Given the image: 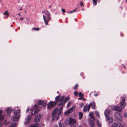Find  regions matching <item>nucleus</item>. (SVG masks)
Listing matches in <instances>:
<instances>
[{
  "label": "nucleus",
  "instance_id": "obj_22",
  "mask_svg": "<svg viewBox=\"0 0 127 127\" xmlns=\"http://www.w3.org/2000/svg\"><path fill=\"white\" fill-rule=\"evenodd\" d=\"M79 119L81 120L82 118L83 115V113L81 112H79Z\"/></svg>",
  "mask_w": 127,
  "mask_h": 127
},
{
  "label": "nucleus",
  "instance_id": "obj_58",
  "mask_svg": "<svg viewBox=\"0 0 127 127\" xmlns=\"http://www.w3.org/2000/svg\"><path fill=\"white\" fill-rule=\"evenodd\" d=\"M83 74V73H81L80 74L81 75H82Z\"/></svg>",
  "mask_w": 127,
  "mask_h": 127
},
{
  "label": "nucleus",
  "instance_id": "obj_29",
  "mask_svg": "<svg viewBox=\"0 0 127 127\" xmlns=\"http://www.w3.org/2000/svg\"><path fill=\"white\" fill-rule=\"evenodd\" d=\"M59 127H65L64 125H62L61 122H59L58 123Z\"/></svg>",
  "mask_w": 127,
  "mask_h": 127
},
{
  "label": "nucleus",
  "instance_id": "obj_1",
  "mask_svg": "<svg viewBox=\"0 0 127 127\" xmlns=\"http://www.w3.org/2000/svg\"><path fill=\"white\" fill-rule=\"evenodd\" d=\"M63 107H61L59 109L55 108L53 111L52 114V120L53 121L56 119L57 121L58 117L61 113L63 111Z\"/></svg>",
  "mask_w": 127,
  "mask_h": 127
},
{
  "label": "nucleus",
  "instance_id": "obj_8",
  "mask_svg": "<svg viewBox=\"0 0 127 127\" xmlns=\"http://www.w3.org/2000/svg\"><path fill=\"white\" fill-rule=\"evenodd\" d=\"M115 115L116 117L121 122H122V119L121 116L120 114L118 112H116L115 113Z\"/></svg>",
  "mask_w": 127,
  "mask_h": 127
},
{
  "label": "nucleus",
  "instance_id": "obj_17",
  "mask_svg": "<svg viewBox=\"0 0 127 127\" xmlns=\"http://www.w3.org/2000/svg\"><path fill=\"white\" fill-rule=\"evenodd\" d=\"M2 113V111H0V121H2L3 120L4 117V115H1Z\"/></svg>",
  "mask_w": 127,
  "mask_h": 127
},
{
  "label": "nucleus",
  "instance_id": "obj_35",
  "mask_svg": "<svg viewBox=\"0 0 127 127\" xmlns=\"http://www.w3.org/2000/svg\"><path fill=\"white\" fill-rule=\"evenodd\" d=\"M79 5L81 6H84V5L83 3V1H82L80 3Z\"/></svg>",
  "mask_w": 127,
  "mask_h": 127
},
{
  "label": "nucleus",
  "instance_id": "obj_47",
  "mask_svg": "<svg viewBox=\"0 0 127 127\" xmlns=\"http://www.w3.org/2000/svg\"><path fill=\"white\" fill-rule=\"evenodd\" d=\"M29 109L28 108L26 110V112L27 113L29 111Z\"/></svg>",
  "mask_w": 127,
  "mask_h": 127
},
{
  "label": "nucleus",
  "instance_id": "obj_26",
  "mask_svg": "<svg viewBox=\"0 0 127 127\" xmlns=\"http://www.w3.org/2000/svg\"><path fill=\"white\" fill-rule=\"evenodd\" d=\"M95 112L96 115L98 117L99 119H100V117L99 112L97 111H96Z\"/></svg>",
  "mask_w": 127,
  "mask_h": 127
},
{
  "label": "nucleus",
  "instance_id": "obj_60",
  "mask_svg": "<svg viewBox=\"0 0 127 127\" xmlns=\"http://www.w3.org/2000/svg\"><path fill=\"white\" fill-rule=\"evenodd\" d=\"M27 21H28V19L27 18Z\"/></svg>",
  "mask_w": 127,
  "mask_h": 127
},
{
  "label": "nucleus",
  "instance_id": "obj_36",
  "mask_svg": "<svg viewBox=\"0 0 127 127\" xmlns=\"http://www.w3.org/2000/svg\"><path fill=\"white\" fill-rule=\"evenodd\" d=\"M63 104H64L63 102V103L62 102H61L58 104V106H59L62 105Z\"/></svg>",
  "mask_w": 127,
  "mask_h": 127
},
{
  "label": "nucleus",
  "instance_id": "obj_3",
  "mask_svg": "<svg viewBox=\"0 0 127 127\" xmlns=\"http://www.w3.org/2000/svg\"><path fill=\"white\" fill-rule=\"evenodd\" d=\"M61 95H60L56 96L55 98V101H50L47 104V108L50 109L51 107H53L55 106L58 102V100L60 97Z\"/></svg>",
  "mask_w": 127,
  "mask_h": 127
},
{
  "label": "nucleus",
  "instance_id": "obj_53",
  "mask_svg": "<svg viewBox=\"0 0 127 127\" xmlns=\"http://www.w3.org/2000/svg\"><path fill=\"white\" fill-rule=\"evenodd\" d=\"M72 127H76L75 126H71Z\"/></svg>",
  "mask_w": 127,
  "mask_h": 127
},
{
  "label": "nucleus",
  "instance_id": "obj_30",
  "mask_svg": "<svg viewBox=\"0 0 127 127\" xmlns=\"http://www.w3.org/2000/svg\"><path fill=\"white\" fill-rule=\"evenodd\" d=\"M65 98V97L64 96H62L60 99V101L61 102H63Z\"/></svg>",
  "mask_w": 127,
  "mask_h": 127
},
{
  "label": "nucleus",
  "instance_id": "obj_48",
  "mask_svg": "<svg viewBox=\"0 0 127 127\" xmlns=\"http://www.w3.org/2000/svg\"><path fill=\"white\" fill-rule=\"evenodd\" d=\"M98 94H94V95L95 96H98Z\"/></svg>",
  "mask_w": 127,
  "mask_h": 127
},
{
  "label": "nucleus",
  "instance_id": "obj_13",
  "mask_svg": "<svg viewBox=\"0 0 127 127\" xmlns=\"http://www.w3.org/2000/svg\"><path fill=\"white\" fill-rule=\"evenodd\" d=\"M111 111L109 110H105L104 111V115L106 118L109 116V114L110 112Z\"/></svg>",
  "mask_w": 127,
  "mask_h": 127
},
{
  "label": "nucleus",
  "instance_id": "obj_2",
  "mask_svg": "<svg viewBox=\"0 0 127 127\" xmlns=\"http://www.w3.org/2000/svg\"><path fill=\"white\" fill-rule=\"evenodd\" d=\"M45 16L44 15H43V17L45 24L46 25L48 24V22L51 19L50 14L49 12L47 10H46L44 12Z\"/></svg>",
  "mask_w": 127,
  "mask_h": 127
},
{
  "label": "nucleus",
  "instance_id": "obj_25",
  "mask_svg": "<svg viewBox=\"0 0 127 127\" xmlns=\"http://www.w3.org/2000/svg\"><path fill=\"white\" fill-rule=\"evenodd\" d=\"M117 124L115 123H113L111 127H118Z\"/></svg>",
  "mask_w": 127,
  "mask_h": 127
},
{
  "label": "nucleus",
  "instance_id": "obj_59",
  "mask_svg": "<svg viewBox=\"0 0 127 127\" xmlns=\"http://www.w3.org/2000/svg\"><path fill=\"white\" fill-rule=\"evenodd\" d=\"M82 10L83 11H84V9L83 8L82 9Z\"/></svg>",
  "mask_w": 127,
  "mask_h": 127
},
{
  "label": "nucleus",
  "instance_id": "obj_64",
  "mask_svg": "<svg viewBox=\"0 0 127 127\" xmlns=\"http://www.w3.org/2000/svg\"><path fill=\"white\" fill-rule=\"evenodd\" d=\"M42 127H44L43 126Z\"/></svg>",
  "mask_w": 127,
  "mask_h": 127
},
{
  "label": "nucleus",
  "instance_id": "obj_41",
  "mask_svg": "<svg viewBox=\"0 0 127 127\" xmlns=\"http://www.w3.org/2000/svg\"><path fill=\"white\" fill-rule=\"evenodd\" d=\"M78 86L77 84H76L75 85V88H74V89H76L78 87Z\"/></svg>",
  "mask_w": 127,
  "mask_h": 127
},
{
  "label": "nucleus",
  "instance_id": "obj_20",
  "mask_svg": "<svg viewBox=\"0 0 127 127\" xmlns=\"http://www.w3.org/2000/svg\"><path fill=\"white\" fill-rule=\"evenodd\" d=\"M79 97L78 98V100H82L83 96V94L81 92H80L79 94Z\"/></svg>",
  "mask_w": 127,
  "mask_h": 127
},
{
  "label": "nucleus",
  "instance_id": "obj_11",
  "mask_svg": "<svg viewBox=\"0 0 127 127\" xmlns=\"http://www.w3.org/2000/svg\"><path fill=\"white\" fill-rule=\"evenodd\" d=\"M95 103L94 102H91L89 104V107L88 108V111H89L90 108V106L92 107V108L94 109L95 108Z\"/></svg>",
  "mask_w": 127,
  "mask_h": 127
},
{
  "label": "nucleus",
  "instance_id": "obj_10",
  "mask_svg": "<svg viewBox=\"0 0 127 127\" xmlns=\"http://www.w3.org/2000/svg\"><path fill=\"white\" fill-rule=\"evenodd\" d=\"M31 119V116L29 115H28L27 118L25 119V121L24 123V124L25 125H27L28 124Z\"/></svg>",
  "mask_w": 127,
  "mask_h": 127
},
{
  "label": "nucleus",
  "instance_id": "obj_31",
  "mask_svg": "<svg viewBox=\"0 0 127 127\" xmlns=\"http://www.w3.org/2000/svg\"><path fill=\"white\" fill-rule=\"evenodd\" d=\"M32 30H35V31H39V29L38 28H33L32 29Z\"/></svg>",
  "mask_w": 127,
  "mask_h": 127
},
{
  "label": "nucleus",
  "instance_id": "obj_27",
  "mask_svg": "<svg viewBox=\"0 0 127 127\" xmlns=\"http://www.w3.org/2000/svg\"><path fill=\"white\" fill-rule=\"evenodd\" d=\"M93 5H95L97 4V0H93Z\"/></svg>",
  "mask_w": 127,
  "mask_h": 127
},
{
  "label": "nucleus",
  "instance_id": "obj_56",
  "mask_svg": "<svg viewBox=\"0 0 127 127\" xmlns=\"http://www.w3.org/2000/svg\"><path fill=\"white\" fill-rule=\"evenodd\" d=\"M81 105H82V106H83V103H82L81 104Z\"/></svg>",
  "mask_w": 127,
  "mask_h": 127
},
{
  "label": "nucleus",
  "instance_id": "obj_9",
  "mask_svg": "<svg viewBox=\"0 0 127 127\" xmlns=\"http://www.w3.org/2000/svg\"><path fill=\"white\" fill-rule=\"evenodd\" d=\"M41 115L39 114L36 115L34 119V121L35 122L39 121L41 118Z\"/></svg>",
  "mask_w": 127,
  "mask_h": 127
},
{
  "label": "nucleus",
  "instance_id": "obj_43",
  "mask_svg": "<svg viewBox=\"0 0 127 127\" xmlns=\"http://www.w3.org/2000/svg\"><path fill=\"white\" fill-rule=\"evenodd\" d=\"M124 116H125V118H126L127 117V113H125L124 114Z\"/></svg>",
  "mask_w": 127,
  "mask_h": 127
},
{
  "label": "nucleus",
  "instance_id": "obj_55",
  "mask_svg": "<svg viewBox=\"0 0 127 127\" xmlns=\"http://www.w3.org/2000/svg\"><path fill=\"white\" fill-rule=\"evenodd\" d=\"M78 127H82V126H79Z\"/></svg>",
  "mask_w": 127,
  "mask_h": 127
},
{
  "label": "nucleus",
  "instance_id": "obj_38",
  "mask_svg": "<svg viewBox=\"0 0 127 127\" xmlns=\"http://www.w3.org/2000/svg\"><path fill=\"white\" fill-rule=\"evenodd\" d=\"M61 10H62V11L63 13H64L65 12V10L64 9H61Z\"/></svg>",
  "mask_w": 127,
  "mask_h": 127
},
{
  "label": "nucleus",
  "instance_id": "obj_24",
  "mask_svg": "<svg viewBox=\"0 0 127 127\" xmlns=\"http://www.w3.org/2000/svg\"><path fill=\"white\" fill-rule=\"evenodd\" d=\"M70 99L69 97L68 96H67L66 97L65 99L63 101V103H65L66 102H67L68 100H69Z\"/></svg>",
  "mask_w": 127,
  "mask_h": 127
},
{
  "label": "nucleus",
  "instance_id": "obj_40",
  "mask_svg": "<svg viewBox=\"0 0 127 127\" xmlns=\"http://www.w3.org/2000/svg\"><path fill=\"white\" fill-rule=\"evenodd\" d=\"M69 104H70V102H68L67 105V107H68L69 106H70Z\"/></svg>",
  "mask_w": 127,
  "mask_h": 127
},
{
  "label": "nucleus",
  "instance_id": "obj_28",
  "mask_svg": "<svg viewBox=\"0 0 127 127\" xmlns=\"http://www.w3.org/2000/svg\"><path fill=\"white\" fill-rule=\"evenodd\" d=\"M8 12L7 11H6L4 13H3V14L4 15H6L8 16H9L8 14Z\"/></svg>",
  "mask_w": 127,
  "mask_h": 127
},
{
  "label": "nucleus",
  "instance_id": "obj_45",
  "mask_svg": "<svg viewBox=\"0 0 127 127\" xmlns=\"http://www.w3.org/2000/svg\"><path fill=\"white\" fill-rule=\"evenodd\" d=\"M119 127H124L123 125L120 124V125L119 126Z\"/></svg>",
  "mask_w": 127,
  "mask_h": 127
},
{
  "label": "nucleus",
  "instance_id": "obj_6",
  "mask_svg": "<svg viewBox=\"0 0 127 127\" xmlns=\"http://www.w3.org/2000/svg\"><path fill=\"white\" fill-rule=\"evenodd\" d=\"M120 105L122 108H124L126 106V103L125 102V98H123L120 103Z\"/></svg>",
  "mask_w": 127,
  "mask_h": 127
},
{
  "label": "nucleus",
  "instance_id": "obj_62",
  "mask_svg": "<svg viewBox=\"0 0 127 127\" xmlns=\"http://www.w3.org/2000/svg\"><path fill=\"white\" fill-rule=\"evenodd\" d=\"M66 23H67V21H66Z\"/></svg>",
  "mask_w": 127,
  "mask_h": 127
},
{
  "label": "nucleus",
  "instance_id": "obj_37",
  "mask_svg": "<svg viewBox=\"0 0 127 127\" xmlns=\"http://www.w3.org/2000/svg\"><path fill=\"white\" fill-rule=\"evenodd\" d=\"M38 107V105H35L34 106V109H36Z\"/></svg>",
  "mask_w": 127,
  "mask_h": 127
},
{
  "label": "nucleus",
  "instance_id": "obj_19",
  "mask_svg": "<svg viewBox=\"0 0 127 127\" xmlns=\"http://www.w3.org/2000/svg\"><path fill=\"white\" fill-rule=\"evenodd\" d=\"M39 125L38 123H34V124L31 125H30V127H38Z\"/></svg>",
  "mask_w": 127,
  "mask_h": 127
},
{
  "label": "nucleus",
  "instance_id": "obj_49",
  "mask_svg": "<svg viewBox=\"0 0 127 127\" xmlns=\"http://www.w3.org/2000/svg\"><path fill=\"white\" fill-rule=\"evenodd\" d=\"M67 13H72V12H71V11L68 12H67Z\"/></svg>",
  "mask_w": 127,
  "mask_h": 127
},
{
  "label": "nucleus",
  "instance_id": "obj_54",
  "mask_svg": "<svg viewBox=\"0 0 127 127\" xmlns=\"http://www.w3.org/2000/svg\"><path fill=\"white\" fill-rule=\"evenodd\" d=\"M22 10V7H21V9H20V10Z\"/></svg>",
  "mask_w": 127,
  "mask_h": 127
},
{
  "label": "nucleus",
  "instance_id": "obj_12",
  "mask_svg": "<svg viewBox=\"0 0 127 127\" xmlns=\"http://www.w3.org/2000/svg\"><path fill=\"white\" fill-rule=\"evenodd\" d=\"M37 103L39 105H41L43 104V106H45L46 105V103H44V101L43 100H39L37 102Z\"/></svg>",
  "mask_w": 127,
  "mask_h": 127
},
{
  "label": "nucleus",
  "instance_id": "obj_63",
  "mask_svg": "<svg viewBox=\"0 0 127 127\" xmlns=\"http://www.w3.org/2000/svg\"><path fill=\"white\" fill-rule=\"evenodd\" d=\"M18 108V106H17V108Z\"/></svg>",
  "mask_w": 127,
  "mask_h": 127
},
{
  "label": "nucleus",
  "instance_id": "obj_32",
  "mask_svg": "<svg viewBox=\"0 0 127 127\" xmlns=\"http://www.w3.org/2000/svg\"><path fill=\"white\" fill-rule=\"evenodd\" d=\"M39 111V110L38 109H37L34 112V114L35 115Z\"/></svg>",
  "mask_w": 127,
  "mask_h": 127
},
{
  "label": "nucleus",
  "instance_id": "obj_15",
  "mask_svg": "<svg viewBox=\"0 0 127 127\" xmlns=\"http://www.w3.org/2000/svg\"><path fill=\"white\" fill-rule=\"evenodd\" d=\"M106 118V120L109 123H112L113 121V118L111 117H107Z\"/></svg>",
  "mask_w": 127,
  "mask_h": 127
},
{
  "label": "nucleus",
  "instance_id": "obj_4",
  "mask_svg": "<svg viewBox=\"0 0 127 127\" xmlns=\"http://www.w3.org/2000/svg\"><path fill=\"white\" fill-rule=\"evenodd\" d=\"M20 111V109H18L14 111V115L11 118L12 121H17L20 118V115L19 114Z\"/></svg>",
  "mask_w": 127,
  "mask_h": 127
},
{
  "label": "nucleus",
  "instance_id": "obj_50",
  "mask_svg": "<svg viewBox=\"0 0 127 127\" xmlns=\"http://www.w3.org/2000/svg\"><path fill=\"white\" fill-rule=\"evenodd\" d=\"M55 127H58V126L57 125H55Z\"/></svg>",
  "mask_w": 127,
  "mask_h": 127
},
{
  "label": "nucleus",
  "instance_id": "obj_57",
  "mask_svg": "<svg viewBox=\"0 0 127 127\" xmlns=\"http://www.w3.org/2000/svg\"><path fill=\"white\" fill-rule=\"evenodd\" d=\"M31 114H32V115L33 114V113L32 112H31Z\"/></svg>",
  "mask_w": 127,
  "mask_h": 127
},
{
  "label": "nucleus",
  "instance_id": "obj_14",
  "mask_svg": "<svg viewBox=\"0 0 127 127\" xmlns=\"http://www.w3.org/2000/svg\"><path fill=\"white\" fill-rule=\"evenodd\" d=\"M74 109V108L73 107H71L70 108L67 110L66 112L65 113L66 114H69L71 113L73 111Z\"/></svg>",
  "mask_w": 127,
  "mask_h": 127
},
{
  "label": "nucleus",
  "instance_id": "obj_52",
  "mask_svg": "<svg viewBox=\"0 0 127 127\" xmlns=\"http://www.w3.org/2000/svg\"><path fill=\"white\" fill-rule=\"evenodd\" d=\"M8 16H7L6 17H4V18H8Z\"/></svg>",
  "mask_w": 127,
  "mask_h": 127
},
{
  "label": "nucleus",
  "instance_id": "obj_51",
  "mask_svg": "<svg viewBox=\"0 0 127 127\" xmlns=\"http://www.w3.org/2000/svg\"><path fill=\"white\" fill-rule=\"evenodd\" d=\"M20 13H19V14H18V15H19V16H21L20 15Z\"/></svg>",
  "mask_w": 127,
  "mask_h": 127
},
{
  "label": "nucleus",
  "instance_id": "obj_61",
  "mask_svg": "<svg viewBox=\"0 0 127 127\" xmlns=\"http://www.w3.org/2000/svg\"><path fill=\"white\" fill-rule=\"evenodd\" d=\"M75 20L76 21V19H75Z\"/></svg>",
  "mask_w": 127,
  "mask_h": 127
},
{
  "label": "nucleus",
  "instance_id": "obj_23",
  "mask_svg": "<svg viewBox=\"0 0 127 127\" xmlns=\"http://www.w3.org/2000/svg\"><path fill=\"white\" fill-rule=\"evenodd\" d=\"M89 115L90 118L94 120H95V118L92 113L91 112L89 113Z\"/></svg>",
  "mask_w": 127,
  "mask_h": 127
},
{
  "label": "nucleus",
  "instance_id": "obj_34",
  "mask_svg": "<svg viewBox=\"0 0 127 127\" xmlns=\"http://www.w3.org/2000/svg\"><path fill=\"white\" fill-rule=\"evenodd\" d=\"M97 126H98V127H101V124L99 123V121H98L97 122Z\"/></svg>",
  "mask_w": 127,
  "mask_h": 127
},
{
  "label": "nucleus",
  "instance_id": "obj_21",
  "mask_svg": "<svg viewBox=\"0 0 127 127\" xmlns=\"http://www.w3.org/2000/svg\"><path fill=\"white\" fill-rule=\"evenodd\" d=\"M17 124L16 123H14L11 124L9 127H16Z\"/></svg>",
  "mask_w": 127,
  "mask_h": 127
},
{
  "label": "nucleus",
  "instance_id": "obj_33",
  "mask_svg": "<svg viewBox=\"0 0 127 127\" xmlns=\"http://www.w3.org/2000/svg\"><path fill=\"white\" fill-rule=\"evenodd\" d=\"M74 95L76 96H78V94L77 91H75L74 92Z\"/></svg>",
  "mask_w": 127,
  "mask_h": 127
},
{
  "label": "nucleus",
  "instance_id": "obj_39",
  "mask_svg": "<svg viewBox=\"0 0 127 127\" xmlns=\"http://www.w3.org/2000/svg\"><path fill=\"white\" fill-rule=\"evenodd\" d=\"M77 8H76L74 9L72 11H71V12H72V13L75 11H76L77 10Z\"/></svg>",
  "mask_w": 127,
  "mask_h": 127
},
{
  "label": "nucleus",
  "instance_id": "obj_46",
  "mask_svg": "<svg viewBox=\"0 0 127 127\" xmlns=\"http://www.w3.org/2000/svg\"><path fill=\"white\" fill-rule=\"evenodd\" d=\"M24 19V18H20L19 20H22Z\"/></svg>",
  "mask_w": 127,
  "mask_h": 127
},
{
  "label": "nucleus",
  "instance_id": "obj_42",
  "mask_svg": "<svg viewBox=\"0 0 127 127\" xmlns=\"http://www.w3.org/2000/svg\"><path fill=\"white\" fill-rule=\"evenodd\" d=\"M3 125V123L1 122H0V127H1Z\"/></svg>",
  "mask_w": 127,
  "mask_h": 127
},
{
  "label": "nucleus",
  "instance_id": "obj_44",
  "mask_svg": "<svg viewBox=\"0 0 127 127\" xmlns=\"http://www.w3.org/2000/svg\"><path fill=\"white\" fill-rule=\"evenodd\" d=\"M33 108H31L30 110V111L31 112H33Z\"/></svg>",
  "mask_w": 127,
  "mask_h": 127
},
{
  "label": "nucleus",
  "instance_id": "obj_18",
  "mask_svg": "<svg viewBox=\"0 0 127 127\" xmlns=\"http://www.w3.org/2000/svg\"><path fill=\"white\" fill-rule=\"evenodd\" d=\"M6 112L7 113V116L9 115L10 114V113L11 112V110L10 108L8 107L6 108Z\"/></svg>",
  "mask_w": 127,
  "mask_h": 127
},
{
  "label": "nucleus",
  "instance_id": "obj_5",
  "mask_svg": "<svg viewBox=\"0 0 127 127\" xmlns=\"http://www.w3.org/2000/svg\"><path fill=\"white\" fill-rule=\"evenodd\" d=\"M112 109L113 110L119 112H121L122 111V109L121 107L118 106H112Z\"/></svg>",
  "mask_w": 127,
  "mask_h": 127
},
{
  "label": "nucleus",
  "instance_id": "obj_16",
  "mask_svg": "<svg viewBox=\"0 0 127 127\" xmlns=\"http://www.w3.org/2000/svg\"><path fill=\"white\" fill-rule=\"evenodd\" d=\"M89 106H88L87 105H85L83 108V111L84 112H86L87 111H88V112H89L88 108Z\"/></svg>",
  "mask_w": 127,
  "mask_h": 127
},
{
  "label": "nucleus",
  "instance_id": "obj_7",
  "mask_svg": "<svg viewBox=\"0 0 127 127\" xmlns=\"http://www.w3.org/2000/svg\"><path fill=\"white\" fill-rule=\"evenodd\" d=\"M76 122V121L75 119L72 118H70L69 119L68 125L74 124Z\"/></svg>",
  "mask_w": 127,
  "mask_h": 127
}]
</instances>
